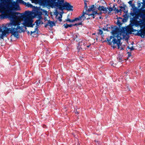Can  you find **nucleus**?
I'll return each mask as SVG.
<instances>
[{
  "label": "nucleus",
  "mask_w": 145,
  "mask_h": 145,
  "mask_svg": "<svg viewBox=\"0 0 145 145\" xmlns=\"http://www.w3.org/2000/svg\"><path fill=\"white\" fill-rule=\"evenodd\" d=\"M6 18L10 20V22L7 24V27H12V28H7L3 25L0 26V32H2L0 39H3L4 37L7 36L9 33L16 38H18L20 37L19 33L23 31L24 27L26 26L33 27L34 25L33 24V20L29 11H25L24 13L6 12L4 10L3 4L0 2V19Z\"/></svg>",
  "instance_id": "nucleus-1"
},
{
  "label": "nucleus",
  "mask_w": 145,
  "mask_h": 145,
  "mask_svg": "<svg viewBox=\"0 0 145 145\" xmlns=\"http://www.w3.org/2000/svg\"><path fill=\"white\" fill-rule=\"evenodd\" d=\"M65 0H48L46 3L51 6L56 7L60 10H72L73 6L71 3L67 2H64Z\"/></svg>",
  "instance_id": "nucleus-2"
},
{
  "label": "nucleus",
  "mask_w": 145,
  "mask_h": 145,
  "mask_svg": "<svg viewBox=\"0 0 145 145\" xmlns=\"http://www.w3.org/2000/svg\"><path fill=\"white\" fill-rule=\"evenodd\" d=\"M121 38L118 35L113 36H110L106 38L108 44L111 45L114 48H116L117 46L118 48H119L121 45Z\"/></svg>",
  "instance_id": "nucleus-3"
},
{
  "label": "nucleus",
  "mask_w": 145,
  "mask_h": 145,
  "mask_svg": "<svg viewBox=\"0 0 145 145\" xmlns=\"http://www.w3.org/2000/svg\"><path fill=\"white\" fill-rule=\"evenodd\" d=\"M87 1L85 0L84 1V4H85V6H84V8L86 10L88 11H92L93 12L91 14H88V16L89 17L88 18H87V20H88L90 18H95V17L96 16V15H101V12H100V13H98L97 12V11H94L95 9V8L94 6V5H92L90 8H88L87 5ZM86 14L87 13H86ZM86 15H85V16Z\"/></svg>",
  "instance_id": "nucleus-4"
},
{
  "label": "nucleus",
  "mask_w": 145,
  "mask_h": 145,
  "mask_svg": "<svg viewBox=\"0 0 145 145\" xmlns=\"http://www.w3.org/2000/svg\"><path fill=\"white\" fill-rule=\"evenodd\" d=\"M88 14H86V12H84V11H83L82 14L79 16L78 17H77L74 18V19L73 20H71L69 18H67L65 20L70 22H72L74 21H78L79 22H82V23L84 21V20L86 19V16H85L86 15H87Z\"/></svg>",
  "instance_id": "nucleus-5"
},
{
  "label": "nucleus",
  "mask_w": 145,
  "mask_h": 145,
  "mask_svg": "<svg viewBox=\"0 0 145 145\" xmlns=\"http://www.w3.org/2000/svg\"><path fill=\"white\" fill-rule=\"evenodd\" d=\"M133 28L131 26H129L127 27H123L121 29L120 35L124 37L127 33L131 34L132 33Z\"/></svg>",
  "instance_id": "nucleus-6"
},
{
  "label": "nucleus",
  "mask_w": 145,
  "mask_h": 145,
  "mask_svg": "<svg viewBox=\"0 0 145 145\" xmlns=\"http://www.w3.org/2000/svg\"><path fill=\"white\" fill-rule=\"evenodd\" d=\"M7 3L11 5V7L9 8L10 10H20L19 5L16 2H11L10 0H7Z\"/></svg>",
  "instance_id": "nucleus-7"
},
{
  "label": "nucleus",
  "mask_w": 145,
  "mask_h": 145,
  "mask_svg": "<svg viewBox=\"0 0 145 145\" xmlns=\"http://www.w3.org/2000/svg\"><path fill=\"white\" fill-rule=\"evenodd\" d=\"M79 45L78 47V49L79 50H84L86 48H89L90 45H87V42L85 40H82L79 43Z\"/></svg>",
  "instance_id": "nucleus-8"
},
{
  "label": "nucleus",
  "mask_w": 145,
  "mask_h": 145,
  "mask_svg": "<svg viewBox=\"0 0 145 145\" xmlns=\"http://www.w3.org/2000/svg\"><path fill=\"white\" fill-rule=\"evenodd\" d=\"M139 16L137 14H135L131 20V23L133 25H135L136 26H138L140 25V23H142V22L140 20L139 21L137 20Z\"/></svg>",
  "instance_id": "nucleus-9"
},
{
  "label": "nucleus",
  "mask_w": 145,
  "mask_h": 145,
  "mask_svg": "<svg viewBox=\"0 0 145 145\" xmlns=\"http://www.w3.org/2000/svg\"><path fill=\"white\" fill-rule=\"evenodd\" d=\"M82 24V22H79L78 23H77L76 24H75L73 25H72L71 24H64L63 25V26H64L65 28L67 29L68 28V27H71L73 26H77L81 25Z\"/></svg>",
  "instance_id": "nucleus-10"
},
{
  "label": "nucleus",
  "mask_w": 145,
  "mask_h": 145,
  "mask_svg": "<svg viewBox=\"0 0 145 145\" xmlns=\"http://www.w3.org/2000/svg\"><path fill=\"white\" fill-rule=\"evenodd\" d=\"M42 12H44L45 15L47 14V12L46 11L41 9L37 10L36 12V14L38 16H41Z\"/></svg>",
  "instance_id": "nucleus-11"
},
{
  "label": "nucleus",
  "mask_w": 145,
  "mask_h": 145,
  "mask_svg": "<svg viewBox=\"0 0 145 145\" xmlns=\"http://www.w3.org/2000/svg\"><path fill=\"white\" fill-rule=\"evenodd\" d=\"M139 31L140 32V33L139 32V33H138V36H141L142 37H144L145 35V30L140 29Z\"/></svg>",
  "instance_id": "nucleus-12"
},
{
  "label": "nucleus",
  "mask_w": 145,
  "mask_h": 145,
  "mask_svg": "<svg viewBox=\"0 0 145 145\" xmlns=\"http://www.w3.org/2000/svg\"><path fill=\"white\" fill-rule=\"evenodd\" d=\"M99 10L102 11L104 13H106L107 12V10L106 7L103 6H99L98 8Z\"/></svg>",
  "instance_id": "nucleus-13"
},
{
  "label": "nucleus",
  "mask_w": 145,
  "mask_h": 145,
  "mask_svg": "<svg viewBox=\"0 0 145 145\" xmlns=\"http://www.w3.org/2000/svg\"><path fill=\"white\" fill-rule=\"evenodd\" d=\"M140 16L142 19H139V20H140V21L142 22V21H145V14L143 13H141L140 14Z\"/></svg>",
  "instance_id": "nucleus-14"
},
{
  "label": "nucleus",
  "mask_w": 145,
  "mask_h": 145,
  "mask_svg": "<svg viewBox=\"0 0 145 145\" xmlns=\"http://www.w3.org/2000/svg\"><path fill=\"white\" fill-rule=\"evenodd\" d=\"M48 23L49 24V25L51 27H52L53 26L55 25V23L53 21H48Z\"/></svg>",
  "instance_id": "nucleus-15"
},
{
  "label": "nucleus",
  "mask_w": 145,
  "mask_h": 145,
  "mask_svg": "<svg viewBox=\"0 0 145 145\" xmlns=\"http://www.w3.org/2000/svg\"><path fill=\"white\" fill-rule=\"evenodd\" d=\"M120 9H117L116 10V11L117 13H118L119 12H121L123 10L125 9V7L121 6H120Z\"/></svg>",
  "instance_id": "nucleus-16"
},
{
  "label": "nucleus",
  "mask_w": 145,
  "mask_h": 145,
  "mask_svg": "<svg viewBox=\"0 0 145 145\" xmlns=\"http://www.w3.org/2000/svg\"><path fill=\"white\" fill-rule=\"evenodd\" d=\"M139 31H138L136 29H134L133 28L132 31V33H133V34L136 35H138V33H139Z\"/></svg>",
  "instance_id": "nucleus-17"
},
{
  "label": "nucleus",
  "mask_w": 145,
  "mask_h": 145,
  "mask_svg": "<svg viewBox=\"0 0 145 145\" xmlns=\"http://www.w3.org/2000/svg\"><path fill=\"white\" fill-rule=\"evenodd\" d=\"M78 35L77 34H76L74 35L73 39L74 40H76V41L78 40Z\"/></svg>",
  "instance_id": "nucleus-18"
},
{
  "label": "nucleus",
  "mask_w": 145,
  "mask_h": 145,
  "mask_svg": "<svg viewBox=\"0 0 145 145\" xmlns=\"http://www.w3.org/2000/svg\"><path fill=\"white\" fill-rule=\"evenodd\" d=\"M97 33L98 35H102L103 34V31L101 29H99Z\"/></svg>",
  "instance_id": "nucleus-19"
},
{
  "label": "nucleus",
  "mask_w": 145,
  "mask_h": 145,
  "mask_svg": "<svg viewBox=\"0 0 145 145\" xmlns=\"http://www.w3.org/2000/svg\"><path fill=\"white\" fill-rule=\"evenodd\" d=\"M35 23L36 25L38 26L40 24V20H38L36 21Z\"/></svg>",
  "instance_id": "nucleus-20"
},
{
  "label": "nucleus",
  "mask_w": 145,
  "mask_h": 145,
  "mask_svg": "<svg viewBox=\"0 0 145 145\" xmlns=\"http://www.w3.org/2000/svg\"><path fill=\"white\" fill-rule=\"evenodd\" d=\"M143 5L141 8H143L145 7V0H143Z\"/></svg>",
  "instance_id": "nucleus-21"
},
{
  "label": "nucleus",
  "mask_w": 145,
  "mask_h": 145,
  "mask_svg": "<svg viewBox=\"0 0 145 145\" xmlns=\"http://www.w3.org/2000/svg\"><path fill=\"white\" fill-rule=\"evenodd\" d=\"M117 59L118 61L120 62H121L122 61V58L120 57H118Z\"/></svg>",
  "instance_id": "nucleus-22"
},
{
  "label": "nucleus",
  "mask_w": 145,
  "mask_h": 145,
  "mask_svg": "<svg viewBox=\"0 0 145 145\" xmlns=\"http://www.w3.org/2000/svg\"><path fill=\"white\" fill-rule=\"evenodd\" d=\"M27 6L28 7H32V5L31 4L29 3H27Z\"/></svg>",
  "instance_id": "nucleus-23"
},
{
  "label": "nucleus",
  "mask_w": 145,
  "mask_h": 145,
  "mask_svg": "<svg viewBox=\"0 0 145 145\" xmlns=\"http://www.w3.org/2000/svg\"><path fill=\"white\" fill-rule=\"evenodd\" d=\"M107 8L108 9V10L110 12L112 11L113 10V8L112 7H109Z\"/></svg>",
  "instance_id": "nucleus-24"
},
{
  "label": "nucleus",
  "mask_w": 145,
  "mask_h": 145,
  "mask_svg": "<svg viewBox=\"0 0 145 145\" xmlns=\"http://www.w3.org/2000/svg\"><path fill=\"white\" fill-rule=\"evenodd\" d=\"M145 27V21H142V23H140V25Z\"/></svg>",
  "instance_id": "nucleus-25"
},
{
  "label": "nucleus",
  "mask_w": 145,
  "mask_h": 145,
  "mask_svg": "<svg viewBox=\"0 0 145 145\" xmlns=\"http://www.w3.org/2000/svg\"><path fill=\"white\" fill-rule=\"evenodd\" d=\"M128 48L129 49H130V51H132L134 49L133 46H132L130 48L129 46H128Z\"/></svg>",
  "instance_id": "nucleus-26"
},
{
  "label": "nucleus",
  "mask_w": 145,
  "mask_h": 145,
  "mask_svg": "<svg viewBox=\"0 0 145 145\" xmlns=\"http://www.w3.org/2000/svg\"><path fill=\"white\" fill-rule=\"evenodd\" d=\"M103 29L104 31H108V27L105 26L104 27H103Z\"/></svg>",
  "instance_id": "nucleus-27"
},
{
  "label": "nucleus",
  "mask_w": 145,
  "mask_h": 145,
  "mask_svg": "<svg viewBox=\"0 0 145 145\" xmlns=\"http://www.w3.org/2000/svg\"><path fill=\"white\" fill-rule=\"evenodd\" d=\"M128 55V57H130L131 56V52H128L127 53Z\"/></svg>",
  "instance_id": "nucleus-28"
},
{
  "label": "nucleus",
  "mask_w": 145,
  "mask_h": 145,
  "mask_svg": "<svg viewBox=\"0 0 145 145\" xmlns=\"http://www.w3.org/2000/svg\"><path fill=\"white\" fill-rule=\"evenodd\" d=\"M39 17V19L38 20H39L40 21H41V20L43 18L41 16H38Z\"/></svg>",
  "instance_id": "nucleus-29"
},
{
  "label": "nucleus",
  "mask_w": 145,
  "mask_h": 145,
  "mask_svg": "<svg viewBox=\"0 0 145 145\" xmlns=\"http://www.w3.org/2000/svg\"><path fill=\"white\" fill-rule=\"evenodd\" d=\"M94 141L96 143L95 144L97 145V144H99V142L96 140H95Z\"/></svg>",
  "instance_id": "nucleus-30"
},
{
  "label": "nucleus",
  "mask_w": 145,
  "mask_h": 145,
  "mask_svg": "<svg viewBox=\"0 0 145 145\" xmlns=\"http://www.w3.org/2000/svg\"><path fill=\"white\" fill-rule=\"evenodd\" d=\"M117 24L119 25H121V23L119 20H118L117 21Z\"/></svg>",
  "instance_id": "nucleus-31"
},
{
  "label": "nucleus",
  "mask_w": 145,
  "mask_h": 145,
  "mask_svg": "<svg viewBox=\"0 0 145 145\" xmlns=\"http://www.w3.org/2000/svg\"><path fill=\"white\" fill-rule=\"evenodd\" d=\"M37 29V28H36L35 29V31H31V35L32 34L35 33L36 32V29Z\"/></svg>",
  "instance_id": "nucleus-32"
},
{
  "label": "nucleus",
  "mask_w": 145,
  "mask_h": 145,
  "mask_svg": "<svg viewBox=\"0 0 145 145\" xmlns=\"http://www.w3.org/2000/svg\"><path fill=\"white\" fill-rule=\"evenodd\" d=\"M61 18H62L61 16H59L58 17V18L60 22H61Z\"/></svg>",
  "instance_id": "nucleus-33"
},
{
  "label": "nucleus",
  "mask_w": 145,
  "mask_h": 145,
  "mask_svg": "<svg viewBox=\"0 0 145 145\" xmlns=\"http://www.w3.org/2000/svg\"><path fill=\"white\" fill-rule=\"evenodd\" d=\"M133 1H129L128 2V3L130 5H132V3Z\"/></svg>",
  "instance_id": "nucleus-34"
},
{
  "label": "nucleus",
  "mask_w": 145,
  "mask_h": 145,
  "mask_svg": "<svg viewBox=\"0 0 145 145\" xmlns=\"http://www.w3.org/2000/svg\"><path fill=\"white\" fill-rule=\"evenodd\" d=\"M141 5V4L140 3H138V8H139L140 7Z\"/></svg>",
  "instance_id": "nucleus-35"
},
{
  "label": "nucleus",
  "mask_w": 145,
  "mask_h": 145,
  "mask_svg": "<svg viewBox=\"0 0 145 145\" xmlns=\"http://www.w3.org/2000/svg\"><path fill=\"white\" fill-rule=\"evenodd\" d=\"M112 8L113 9V10H115L117 9L115 7V5H113V7Z\"/></svg>",
  "instance_id": "nucleus-36"
},
{
  "label": "nucleus",
  "mask_w": 145,
  "mask_h": 145,
  "mask_svg": "<svg viewBox=\"0 0 145 145\" xmlns=\"http://www.w3.org/2000/svg\"><path fill=\"white\" fill-rule=\"evenodd\" d=\"M48 25H49V24H48V23L47 24L45 25L44 27H47Z\"/></svg>",
  "instance_id": "nucleus-37"
},
{
  "label": "nucleus",
  "mask_w": 145,
  "mask_h": 145,
  "mask_svg": "<svg viewBox=\"0 0 145 145\" xmlns=\"http://www.w3.org/2000/svg\"><path fill=\"white\" fill-rule=\"evenodd\" d=\"M131 14L132 16H134L135 15V13L134 12L131 13Z\"/></svg>",
  "instance_id": "nucleus-38"
},
{
  "label": "nucleus",
  "mask_w": 145,
  "mask_h": 145,
  "mask_svg": "<svg viewBox=\"0 0 145 145\" xmlns=\"http://www.w3.org/2000/svg\"><path fill=\"white\" fill-rule=\"evenodd\" d=\"M40 24H43L44 23L43 21H41V20L40 21Z\"/></svg>",
  "instance_id": "nucleus-39"
},
{
  "label": "nucleus",
  "mask_w": 145,
  "mask_h": 145,
  "mask_svg": "<svg viewBox=\"0 0 145 145\" xmlns=\"http://www.w3.org/2000/svg\"><path fill=\"white\" fill-rule=\"evenodd\" d=\"M101 18H101V16H100V17H99V18L100 19H101Z\"/></svg>",
  "instance_id": "nucleus-40"
},
{
  "label": "nucleus",
  "mask_w": 145,
  "mask_h": 145,
  "mask_svg": "<svg viewBox=\"0 0 145 145\" xmlns=\"http://www.w3.org/2000/svg\"><path fill=\"white\" fill-rule=\"evenodd\" d=\"M3 1H4L5 2H6V0H3Z\"/></svg>",
  "instance_id": "nucleus-41"
},
{
  "label": "nucleus",
  "mask_w": 145,
  "mask_h": 145,
  "mask_svg": "<svg viewBox=\"0 0 145 145\" xmlns=\"http://www.w3.org/2000/svg\"><path fill=\"white\" fill-rule=\"evenodd\" d=\"M76 112V113H77V114H78V112Z\"/></svg>",
  "instance_id": "nucleus-42"
},
{
  "label": "nucleus",
  "mask_w": 145,
  "mask_h": 145,
  "mask_svg": "<svg viewBox=\"0 0 145 145\" xmlns=\"http://www.w3.org/2000/svg\"><path fill=\"white\" fill-rule=\"evenodd\" d=\"M46 19V18L45 17L44 19L45 20Z\"/></svg>",
  "instance_id": "nucleus-43"
}]
</instances>
